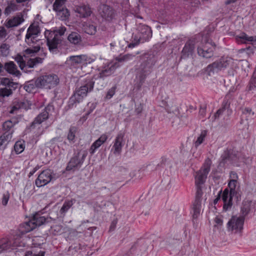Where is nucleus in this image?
Wrapping results in <instances>:
<instances>
[{
  "instance_id": "nucleus-53",
  "label": "nucleus",
  "mask_w": 256,
  "mask_h": 256,
  "mask_svg": "<svg viewBox=\"0 0 256 256\" xmlns=\"http://www.w3.org/2000/svg\"><path fill=\"white\" fill-rule=\"evenodd\" d=\"M132 58L133 56L132 54H126L121 58H117V60L118 62H121L132 59Z\"/></svg>"
},
{
  "instance_id": "nucleus-64",
  "label": "nucleus",
  "mask_w": 256,
  "mask_h": 256,
  "mask_svg": "<svg viewBox=\"0 0 256 256\" xmlns=\"http://www.w3.org/2000/svg\"><path fill=\"white\" fill-rule=\"evenodd\" d=\"M38 166H36L35 168H34L32 170H31L30 173H29V176H32L37 170H38Z\"/></svg>"
},
{
  "instance_id": "nucleus-23",
  "label": "nucleus",
  "mask_w": 256,
  "mask_h": 256,
  "mask_svg": "<svg viewBox=\"0 0 256 256\" xmlns=\"http://www.w3.org/2000/svg\"><path fill=\"white\" fill-rule=\"evenodd\" d=\"M4 68L6 71L16 76L20 77V72L18 70L16 65L13 62H9L4 64Z\"/></svg>"
},
{
  "instance_id": "nucleus-17",
  "label": "nucleus",
  "mask_w": 256,
  "mask_h": 256,
  "mask_svg": "<svg viewBox=\"0 0 256 256\" xmlns=\"http://www.w3.org/2000/svg\"><path fill=\"white\" fill-rule=\"evenodd\" d=\"M124 133L120 132L114 140L111 152L116 156H119L122 152V148L124 144Z\"/></svg>"
},
{
  "instance_id": "nucleus-7",
  "label": "nucleus",
  "mask_w": 256,
  "mask_h": 256,
  "mask_svg": "<svg viewBox=\"0 0 256 256\" xmlns=\"http://www.w3.org/2000/svg\"><path fill=\"white\" fill-rule=\"evenodd\" d=\"M234 60L230 58H222L219 60L214 62L212 64L208 65L206 68V70L210 75L211 73L217 72L231 66Z\"/></svg>"
},
{
  "instance_id": "nucleus-15",
  "label": "nucleus",
  "mask_w": 256,
  "mask_h": 256,
  "mask_svg": "<svg viewBox=\"0 0 256 256\" xmlns=\"http://www.w3.org/2000/svg\"><path fill=\"white\" fill-rule=\"evenodd\" d=\"M94 61V59L84 54L70 56L66 60L70 66H75L81 64H90Z\"/></svg>"
},
{
  "instance_id": "nucleus-57",
  "label": "nucleus",
  "mask_w": 256,
  "mask_h": 256,
  "mask_svg": "<svg viewBox=\"0 0 256 256\" xmlns=\"http://www.w3.org/2000/svg\"><path fill=\"white\" fill-rule=\"evenodd\" d=\"M230 180H234L235 182H238V176L236 172H231L230 173Z\"/></svg>"
},
{
  "instance_id": "nucleus-43",
  "label": "nucleus",
  "mask_w": 256,
  "mask_h": 256,
  "mask_svg": "<svg viewBox=\"0 0 256 256\" xmlns=\"http://www.w3.org/2000/svg\"><path fill=\"white\" fill-rule=\"evenodd\" d=\"M10 53V46L6 44H2L0 46V54L4 56H6Z\"/></svg>"
},
{
  "instance_id": "nucleus-45",
  "label": "nucleus",
  "mask_w": 256,
  "mask_h": 256,
  "mask_svg": "<svg viewBox=\"0 0 256 256\" xmlns=\"http://www.w3.org/2000/svg\"><path fill=\"white\" fill-rule=\"evenodd\" d=\"M12 93V90L7 87L0 88V97L9 96Z\"/></svg>"
},
{
  "instance_id": "nucleus-14",
  "label": "nucleus",
  "mask_w": 256,
  "mask_h": 256,
  "mask_svg": "<svg viewBox=\"0 0 256 256\" xmlns=\"http://www.w3.org/2000/svg\"><path fill=\"white\" fill-rule=\"evenodd\" d=\"M40 32L39 28L37 26L32 24L27 30L26 36L25 41L26 43L30 46L32 44H36L38 40L37 37Z\"/></svg>"
},
{
  "instance_id": "nucleus-47",
  "label": "nucleus",
  "mask_w": 256,
  "mask_h": 256,
  "mask_svg": "<svg viewBox=\"0 0 256 256\" xmlns=\"http://www.w3.org/2000/svg\"><path fill=\"white\" fill-rule=\"evenodd\" d=\"M76 132V128L75 127H71L68 134V139L70 142H73L75 138V134Z\"/></svg>"
},
{
  "instance_id": "nucleus-40",
  "label": "nucleus",
  "mask_w": 256,
  "mask_h": 256,
  "mask_svg": "<svg viewBox=\"0 0 256 256\" xmlns=\"http://www.w3.org/2000/svg\"><path fill=\"white\" fill-rule=\"evenodd\" d=\"M196 188V199L194 201L201 202V198L203 194L202 190L204 189V185H195Z\"/></svg>"
},
{
  "instance_id": "nucleus-37",
  "label": "nucleus",
  "mask_w": 256,
  "mask_h": 256,
  "mask_svg": "<svg viewBox=\"0 0 256 256\" xmlns=\"http://www.w3.org/2000/svg\"><path fill=\"white\" fill-rule=\"evenodd\" d=\"M228 188H230V192L231 194L234 196L237 194L239 186L238 185V182L234 180H230L228 184Z\"/></svg>"
},
{
  "instance_id": "nucleus-10",
  "label": "nucleus",
  "mask_w": 256,
  "mask_h": 256,
  "mask_svg": "<svg viewBox=\"0 0 256 256\" xmlns=\"http://www.w3.org/2000/svg\"><path fill=\"white\" fill-rule=\"evenodd\" d=\"M47 40V45L50 52H54L58 50V46L61 42V39L55 32L46 30L44 33Z\"/></svg>"
},
{
  "instance_id": "nucleus-51",
  "label": "nucleus",
  "mask_w": 256,
  "mask_h": 256,
  "mask_svg": "<svg viewBox=\"0 0 256 256\" xmlns=\"http://www.w3.org/2000/svg\"><path fill=\"white\" fill-rule=\"evenodd\" d=\"M45 254V252L44 251H40L37 253H33L32 251L27 252L24 256H44Z\"/></svg>"
},
{
  "instance_id": "nucleus-42",
  "label": "nucleus",
  "mask_w": 256,
  "mask_h": 256,
  "mask_svg": "<svg viewBox=\"0 0 256 256\" xmlns=\"http://www.w3.org/2000/svg\"><path fill=\"white\" fill-rule=\"evenodd\" d=\"M32 48H30L24 50V56L26 55L32 56V54L38 52L40 50V46L39 44H37L33 46V44L31 45Z\"/></svg>"
},
{
  "instance_id": "nucleus-22",
  "label": "nucleus",
  "mask_w": 256,
  "mask_h": 256,
  "mask_svg": "<svg viewBox=\"0 0 256 256\" xmlns=\"http://www.w3.org/2000/svg\"><path fill=\"white\" fill-rule=\"evenodd\" d=\"M108 137L106 134H102L91 146L89 152L91 154H93L96 150L104 144L107 140Z\"/></svg>"
},
{
  "instance_id": "nucleus-27",
  "label": "nucleus",
  "mask_w": 256,
  "mask_h": 256,
  "mask_svg": "<svg viewBox=\"0 0 256 256\" xmlns=\"http://www.w3.org/2000/svg\"><path fill=\"white\" fill-rule=\"evenodd\" d=\"M75 12L80 14L82 18H86L92 14L91 8L86 5H82L76 8Z\"/></svg>"
},
{
  "instance_id": "nucleus-62",
  "label": "nucleus",
  "mask_w": 256,
  "mask_h": 256,
  "mask_svg": "<svg viewBox=\"0 0 256 256\" xmlns=\"http://www.w3.org/2000/svg\"><path fill=\"white\" fill-rule=\"evenodd\" d=\"M255 80H252L250 83L249 90H253L256 87Z\"/></svg>"
},
{
  "instance_id": "nucleus-38",
  "label": "nucleus",
  "mask_w": 256,
  "mask_h": 256,
  "mask_svg": "<svg viewBox=\"0 0 256 256\" xmlns=\"http://www.w3.org/2000/svg\"><path fill=\"white\" fill-rule=\"evenodd\" d=\"M14 148L18 154L22 153L25 148V142L24 140H18L14 144Z\"/></svg>"
},
{
  "instance_id": "nucleus-5",
  "label": "nucleus",
  "mask_w": 256,
  "mask_h": 256,
  "mask_svg": "<svg viewBox=\"0 0 256 256\" xmlns=\"http://www.w3.org/2000/svg\"><path fill=\"white\" fill-rule=\"evenodd\" d=\"M212 161L210 158L206 160L201 168L198 170L194 176L195 185H204L210 171Z\"/></svg>"
},
{
  "instance_id": "nucleus-2",
  "label": "nucleus",
  "mask_w": 256,
  "mask_h": 256,
  "mask_svg": "<svg viewBox=\"0 0 256 256\" xmlns=\"http://www.w3.org/2000/svg\"><path fill=\"white\" fill-rule=\"evenodd\" d=\"M52 110H54L53 106L48 105L34 118L30 126V130H34L36 128H38L37 132H34L36 135L39 136L44 132V129L41 128L40 124L48 118L49 113Z\"/></svg>"
},
{
  "instance_id": "nucleus-56",
  "label": "nucleus",
  "mask_w": 256,
  "mask_h": 256,
  "mask_svg": "<svg viewBox=\"0 0 256 256\" xmlns=\"http://www.w3.org/2000/svg\"><path fill=\"white\" fill-rule=\"evenodd\" d=\"M7 35V32L4 28L2 26L0 27V38H4Z\"/></svg>"
},
{
  "instance_id": "nucleus-41",
  "label": "nucleus",
  "mask_w": 256,
  "mask_h": 256,
  "mask_svg": "<svg viewBox=\"0 0 256 256\" xmlns=\"http://www.w3.org/2000/svg\"><path fill=\"white\" fill-rule=\"evenodd\" d=\"M14 126V124L10 120L6 121L2 126L3 130L5 131L4 133L11 132L12 134L13 130L12 128Z\"/></svg>"
},
{
  "instance_id": "nucleus-28",
  "label": "nucleus",
  "mask_w": 256,
  "mask_h": 256,
  "mask_svg": "<svg viewBox=\"0 0 256 256\" xmlns=\"http://www.w3.org/2000/svg\"><path fill=\"white\" fill-rule=\"evenodd\" d=\"M68 40L72 44H78L82 42V37L76 32H72L68 36Z\"/></svg>"
},
{
  "instance_id": "nucleus-59",
  "label": "nucleus",
  "mask_w": 256,
  "mask_h": 256,
  "mask_svg": "<svg viewBox=\"0 0 256 256\" xmlns=\"http://www.w3.org/2000/svg\"><path fill=\"white\" fill-rule=\"evenodd\" d=\"M224 110L225 108H222L221 109L218 110L214 116V120L220 117V116L223 113Z\"/></svg>"
},
{
  "instance_id": "nucleus-31",
  "label": "nucleus",
  "mask_w": 256,
  "mask_h": 256,
  "mask_svg": "<svg viewBox=\"0 0 256 256\" xmlns=\"http://www.w3.org/2000/svg\"><path fill=\"white\" fill-rule=\"evenodd\" d=\"M201 210V202L194 201L192 208V215L193 218L196 219L200 216Z\"/></svg>"
},
{
  "instance_id": "nucleus-46",
  "label": "nucleus",
  "mask_w": 256,
  "mask_h": 256,
  "mask_svg": "<svg viewBox=\"0 0 256 256\" xmlns=\"http://www.w3.org/2000/svg\"><path fill=\"white\" fill-rule=\"evenodd\" d=\"M24 192L30 196L32 195L35 192L34 186L31 183H28L24 188Z\"/></svg>"
},
{
  "instance_id": "nucleus-54",
  "label": "nucleus",
  "mask_w": 256,
  "mask_h": 256,
  "mask_svg": "<svg viewBox=\"0 0 256 256\" xmlns=\"http://www.w3.org/2000/svg\"><path fill=\"white\" fill-rule=\"evenodd\" d=\"M115 94V88L112 87L108 90L107 92L106 98H110Z\"/></svg>"
},
{
  "instance_id": "nucleus-25",
  "label": "nucleus",
  "mask_w": 256,
  "mask_h": 256,
  "mask_svg": "<svg viewBox=\"0 0 256 256\" xmlns=\"http://www.w3.org/2000/svg\"><path fill=\"white\" fill-rule=\"evenodd\" d=\"M43 62V58L40 57H36L33 58H30L25 63V70H22L25 72H30L28 69L29 68H34L38 64H42Z\"/></svg>"
},
{
  "instance_id": "nucleus-36",
  "label": "nucleus",
  "mask_w": 256,
  "mask_h": 256,
  "mask_svg": "<svg viewBox=\"0 0 256 256\" xmlns=\"http://www.w3.org/2000/svg\"><path fill=\"white\" fill-rule=\"evenodd\" d=\"M208 132L206 130H202L201 131L200 134L194 143V146L197 148L200 144H201L204 140L206 136H207Z\"/></svg>"
},
{
  "instance_id": "nucleus-39",
  "label": "nucleus",
  "mask_w": 256,
  "mask_h": 256,
  "mask_svg": "<svg viewBox=\"0 0 256 256\" xmlns=\"http://www.w3.org/2000/svg\"><path fill=\"white\" fill-rule=\"evenodd\" d=\"M56 14L58 18L62 20H66L70 16V12L66 8L58 12Z\"/></svg>"
},
{
  "instance_id": "nucleus-9",
  "label": "nucleus",
  "mask_w": 256,
  "mask_h": 256,
  "mask_svg": "<svg viewBox=\"0 0 256 256\" xmlns=\"http://www.w3.org/2000/svg\"><path fill=\"white\" fill-rule=\"evenodd\" d=\"M215 44L210 40L202 42L198 48V54L205 58H210L213 56Z\"/></svg>"
},
{
  "instance_id": "nucleus-61",
  "label": "nucleus",
  "mask_w": 256,
  "mask_h": 256,
  "mask_svg": "<svg viewBox=\"0 0 256 256\" xmlns=\"http://www.w3.org/2000/svg\"><path fill=\"white\" fill-rule=\"evenodd\" d=\"M214 222L218 226H222L223 223L222 218L219 216H216L215 218Z\"/></svg>"
},
{
  "instance_id": "nucleus-60",
  "label": "nucleus",
  "mask_w": 256,
  "mask_h": 256,
  "mask_svg": "<svg viewBox=\"0 0 256 256\" xmlns=\"http://www.w3.org/2000/svg\"><path fill=\"white\" fill-rule=\"evenodd\" d=\"M24 89L28 92H31L32 90L34 88V86L32 84H26L24 86Z\"/></svg>"
},
{
  "instance_id": "nucleus-35",
  "label": "nucleus",
  "mask_w": 256,
  "mask_h": 256,
  "mask_svg": "<svg viewBox=\"0 0 256 256\" xmlns=\"http://www.w3.org/2000/svg\"><path fill=\"white\" fill-rule=\"evenodd\" d=\"M12 140V133H4L0 136V146L6 145Z\"/></svg>"
},
{
  "instance_id": "nucleus-16",
  "label": "nucleus",
  "mask_w": 256,
  "mask_h": 256,
  "mask_svg": "<svg viewBox=\"0 0 256 256\" xmlns=\"http://www.w3.org/2000/svg\"><path fill=\"white\" fill-rule=\"evenodd\" d=\"M86 156V152H78L76 155L73 156L68 163L66 170H70L74 168H79L84 162Z\"/></svg>"
},
{
  "instance_id": "nucleus-63",
  "label": "nucleus",
  "mask_w": 256,
  "mask_h": 256,
  "mask_svg": "<svg viewBox=\"0 0 256 256\" xmlns=\"http://www.w3.org/2000/svg\"><path fill=\"white\" fill-rule=\"evenodd\" d=\"M31 104L29 103V102L26 100L22 103V106L25 109H28L30 108Z\"/></svg>"
},
{
  "instance_id": "nucleus-33",
  "label": "nucleus",
  "mask_w": 256,
  "mask_h": 256,
  "mask_svg": "<svg viewBox=\"0 0 256 256\" xmlns=\"http://www.w3.org/2000/svg\"><path fill=\"white\" fill-rule=\"evenodd\" d=\"M73 204L74 202L73 200H72L65 201L60 210V213L61 216H64L66 213L68 211V210L70 208Z\"/></svg>"
},
{
  "instance_id": "nucleus-20",
  "label": "nucleus",
  "mask_w": 256,
  "mask_h": 256,
  "mask_svg": "<svg viewBox=\"0 0 256 256\" xmlns=\"http://www.w3.org/2000/svg\"><path fill=\"white\" fill-rule=\"evenodd\" d=\"M234 196L231 194L228 188L224 190L222 192V198L224 202L223 210L227 211L230 209L232 205V198Z\"/></svg>"
},
{
  "instance_id": "nucleus-50",
  "label": "nucleus",
  "mask_w": 256,
  "mask_h": 256,
  "mask_svg": "<svg viewBox=\"0 0 256 256\" xmlns=\"http://www.w3.org/2000/svg\"><path fill=\"white\" fill-rule=\"evenodd\" d=\"M10 194L8 192H6L3 194L2 198V204L3 206H6L8 204L10 199Z\"/></svg>"
},
{
  "instance_id": "nucleus-13",
  "label": "nucleus",
  "mask_w": 256,
  "mask_h": 256,
  "mask_svg": "<svg viewBox=\"0 0 256 256\" xmlns=\"http://www.w3.org/2000/svg\"><path fill=\"white\" fill-rule=\"evenodd\" d=\"M98 10V15L104 20L110 22L114 17L115 14L114 9L107 4L100 5Z\"/></svg>"
},
{
  "instance_id": "nucleus-52",
  "label": "nucleus",
  "mask_w": 256,
  "mask_h": 256,
  "mask_svg": "<svg viewBox=\"0 0 256 256\" xmlns=\"http://www.w3.org/2000/svg\"><path fill=\"white\" fill-rule=\"evenodd\" d=\"M66 30V28L65 27H60L58 30H55L53 31L50 30V32H55L56 33V34L59 36L60 38V36L64 35L65 32Z\"/></svg>"
},
{
  "instance_id": "nucleus-55",
  "label": "nucleus",
  "mask_w": 256,
  "mask_h": 256,
  "mask_svg": "<svg viewBox=\"0 0 256 256\" xmlns=\"http://www.w3.org/2000/svg\"><path fill=\"white\" fill-rule=\"evenodd\" d=\"M240 52H246L248 55H250L253 54L252 49L250 47L246 48H242L239 50Z\"/></svg>"
},
{
  "instance_id": "nucleus-3",
  "label": "nucleus",
  "mask_w": 256,
  "mask_h": 256,
  "mask_svg": "<svg viewBox=\"0 0 256 256\" xmlns=\"http://www.w3.org/2000/svg\"><path fill=\"white\" fill-rule=\"evenodd\" d=\"M59 83L58 76L54 74L44 75L38 77L36 80V85L38 88L51 89Z\"/></svg>"
},
{
  "instance_id": "nucleus-32",
  "label": "nucleus",
  "mask_w": 256,
  "mask_h": 256,
  "mask_svg": "<svg viewBox=\"0 0 256 256\" xmlns=\"http://www.w3.org/2000/svg\"><path fill=\"white\" fill-rule=\"evenodd\" d=\"M35 228L38 226H40L44 224L46 220L45 217L40 216L38 214H36L30 220Z\"/></svg>"
},
{
  "instance_id": "nucleus-44",
  "label": "nucleus",
  "mask_w": 256,
  "mask_h": 256,
  "mask_svg": "<svg viewBox=\"0 0 256 256\" xmlns=\"http://www.w3.org/2000/svg\"><path fill=\"white\" fill-rule=\"evenodd\" d=\"M14 60L17 62L19 65V67L22 70H25V63L26 62L24 60L23 56L20 54H17Z\"/></svg>"
},
{
  "instance_id": "nucleus-48",
  "label": "nucleus",
  "mask_w": 256,
  "mask_h": 256,
  "mask_svg": "<svg viewBox=\"0 0 256 256\" xmlns=\"http://www.w3.org/2000/svg\"><path fill=\"white\" fill-rule=\"evenodd\" d=\"M242 114L246 118H251L254 115V112L249 108H244L242 110Z\"/></svg>"
},
{
  "instance_id": "nucleus-12",
  "label": "nucleus",
  "mask_w": 256,
  "mask_h": 256,
  "mask_svg": "<svg viewBox=\"0 0 256 256\" xmlns=\"http://www.w3.org/2000/svg\"><path fill=\"white\" fill-rule=\"evenodd\" d=\"M138 31L140 34L136 43L130 44V47H134L140 42H144L152 36V31L150 27L146 25H141L138 27Z\"/></svg>"
},
{
  "instance_id": "nucleus-1",
  "label": "nucleus",
  "mask_w": 256,
  "mask_h": 256,
  "mask_svg": "<svg viewBox=\"0 0 256 256\" xmlns=\"http://www.w3.org/2000/svg\"><path fill=\"white\" fill-rule=\"evenodd\" d=\"M94 83L93 79H86L84 83L76 90L74 95L70 98V104H74L80 102L86 96L87 94L92 90Z\"/></svg>"
},
{
  "instance_id": "nucleus-19",
  "label": "nucleus",
  "mask_w": 256,
  "mask_h": 256,
  "mask_svg": "<svg viewBox=\"0 0 256 256\" xmlns=\"http://www.w3.org/2000/svg\"><path fill=\"white\" fill-rule=\"evenodd\" d=\"M254 210V204L250 200H244L242 202L240 207V214L242 217L246 216L250 212H252Z\"/></svg>"
},
{
  "instance_id": "nucleus-34",
  "label": "nucleus",
  "mask_w": 256,
  "mask_h": 256,
  "mask_svg": "<svg viewBox=\"0 0 256 256\" xmlns=\"http://www.w3.org/2000/svg\"><path fill=\"white\" fill-rule=\"evenodd\" d=\"M66 0H56L53 4V9L56 12L66 8Z\"/></svg>"
},
{
  "instance_id": "nucleus-58",
  "label": "nucleus",
  "mask_w": 256,
  "mask_h": 256,
  "mask_svg": "<svg viewBox=\"0 0 256 256\" xmlns=\"http://www.w3.org/2000/svg\"><path fill=\"white\" fill-rule=\"evenodd\" d=\"M15 7L14 4H10L7 6L5 9V14H9L12 11L14 10V8Z\"/></svg>"
},
{
  "instance_id": "nucleus-6",
  "label": "nucleus",
  "mask_w": 256,
  "mask_h": 256,
  "mask_svg": "<svg viewBox=\"0 0 256 256\" xmlns=\"http://www.w3.org/2000/svg\"><path fill=\"white\" fill-rule=\"evenodd\" d=\"M119 66L120 65L118 62H108L98 69V74L94 75L93 78L95 80H104L106 77L111 76Z\"/></svg>"
},
{
  "instance_id": "nucleus-24",
  "label": "nucleus",
  "mask_w": 256,
  "mask_h": 256,
  "mask_svg": "<svg viewBox=\"0 0 256 256\" xmlns=\"http://www.w3.org/2000/svg\"><path fill=\"white\" fill-rule=\"evenodd\" d=\"M24 21L22 16H18L6 20L4 25L7 28H12L17 26L21 24Z\"/></svg>"
},
{
  "instance_id": "nucleus-30",
  "label": "nucleus",
  "mask_w": 256,
  "mask_h": 256,
  "mask_svg": "<svg viewBox=\"0 0 256 256\" xmlns=\"http://www.w3.org/2000/svg\"><path fill=\"white\" fill-rule=\"evenodd\" d=\"M83 29L86 34L93 35L97 31V26L96 24L87 22L84 25Z\"/></svg>"
},
{
  "instance_id": "nucleus-11",
  "label": "nucleus",
  "mask_w": 256,
  "mask_h": 256,
  "mask_svg": "<svg viewBox=\"0 0 256 256\" xmlns=\"http://www.w3.org/2000/svg\"><path fill=\"white\" fill-rule=\"evenodd\" d=\"M21 246L19 238H2L0 240V254L4 251L16 248Z\"/></svg>"
},
{
  "instance_id": "nucleus-29",
  "label": "nucleus",
  "mask_w": 256,
  "mask_h": 256,
  "mask_svg": "<svg viewBox=\"0 0 256 256\" xmlns=\"http://www.w3.org/2000/svg\"><path fill=\"white\" fill-rule=\"evenodd\" d=\"M35 228V226L33 224L31 220L28 222L20 225V232L22 234L28 233Z\"/></svg>"
},
{
  "instance_id": "nucleus-8",
  "label": "nucleus",
  "mask_w": 256,
  "mask_h": 256,
  "mask_svg": "<svg viewBox=\"0 0 256 256\" xmlns=\"http://www.w3.org/2000/svg\"><path fill=\"white\" fill-rule=\"evenodd\" d=\"M244 219L242 216H232L227 223L228 230L235 234L240 233L243 230Z\"/></svg>"
},
{
  "instance_id": "nucleus-49",
  "label": "nucleus",
  "mask_w": 256,
  "mask_h": 256,
  "mask_svg": "<svg viewBox=\"0 0 256 256\" xmlns=\"http://www.w3.org/2000/svg\"><path fill=\"white\" fill-rule=\"evenodd\" d=\"M178 112V108L175 102H170V112L175 113Z\"/></svg>"
},
{
  "instance_id": "nucleus-18",
  "label": "nucleus",
  "mask_w": 256,
  "mask_h": 256,
  "mask_svg": "<svg viewBox=\"0 0 256 256\" xmlns=\"http://www.w3.org/2000/svg\"><path fill=\"white\" fill-rule=\"evenodd\" d=\"M52 179V172L50 170L42 171L36 180L35 184L38 187L44 186L49 183Z\"/></svg>"
},
{
  "instance_id": "nucleus-4",
  "label": "nucleus",
  "mask_w": 256,
  "mask_h": 256,
  "mask_svg": "<svg viewBox=\"0 0 256 256\" xmlns=\"http://www.w3.org/2000/svg\"><path fill=\"white\" fill-rule=\"evenodd\" d=\"M151 64L150 60H144L138 68L136 72V80L138 86L140 88L144 82L146 76L150 72Z\"/></svg>"
},
{
  "instance_id": "nucleus-21",
  "label": "nucleus",
  "mask_w": 256,
  "mask_h": 256,
  "mask_svg": "<svg viewBox=\"0 0 256 256\" xmlns=\"http://www.w3.org/2000/svg\"><path fill=\"white\" fill-rule=\"evenodd\" d=\"M236 40L238 43L250 42L252 45H256V36H248L245 33H242L236 36Z\"/></svg>"
},
{
  "instance_id": "nucleus-26",
  "label": "nucleus",
  "mask_w": 256,
  "mask_h": 256,
  "mask_svg": "<svg viewBox=\"0 0 256 256\" xmlns=\"http://www.w3.org/2000/svg\"><path fill=\"white\" fill-rule=\"evenodd\" d=\"M194 48V42L191 40H188L186 44L182 50V57L186 58L192 55Z\"/></svg>"
}]
</instances>
